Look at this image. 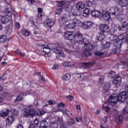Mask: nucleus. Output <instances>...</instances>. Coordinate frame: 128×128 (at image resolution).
<instances>
[{"label": "nucleus", "instance_id": "f257e3e1", "mask_svg": "<svg viewBox=\"0 0 128 128\" xmlns=\"http://www.w3.org/2000/svg\"><path fill=\"white\" fill-rule=\"evenodd\" d=\"M75 38L79 40H77L78 44H84V49L86 50L82 53V56L86 58L90 56V53L88 50H92L94 48V46L88 43V41L86 38L82 39V34L80 32H77L76 34L72 32H68L65 33V38L66 40H68L70 42H72V40Z\"/></svg>", "mask_w": 128, "mask_h": 128}, {"label": "nucleus", "instance_id": "f03ea898", "mask_svg": "<svg viewBox=\"0 0 128 128\" xmlns=\"http://www.w3.org/2000/svg\"><path fill=\"white\" fill-rule=\"evenodd\" d=\"M41 46H44L43 48V52L45 54L46 56H50V52L52 50H53L54 52L58 56L64 57L66 56V54H64V52L62 50H64L68 54H72V51L66 49L64 48L58 47L56 48H54V44H50L46 46V45H40Z\"/></svg>", "mask_w": 128, "mask_h": 128}, {"label": "nucleus", "instance_id": "7ed1b4c3", "mask_svg": "<svg viewBox=\"0 0 128 128\" xmlns=\"http://www.w3.org/2000/svg\"><path fill=\"white\" fill-rule=\"evenodd\" d=\"M124 40V36L123 34H120L118 38L114 34H111L110 40L114 42V44L116 48V50H118L122 44V40Z\"/></svg>", "mask_w": 128, "mask_h": 128}, {"label": "nucleus", "instance_id": "20e7f679", "mask_svg": "<svg viewBox=\"0 0 128 128\" xmlns=\"http://www.w3.org/2000/svg\"><path fill=\"white\" fill-rule=\"evenodd\" d=\"M22 114L25 118H28V116L34 118L36 116V110L30 107H28L22 110Z\"/></svg>", "mask_w": 128, "mask_h": 128}, {"label": "nucleus", "instance_id": "39448f33", "mask_svg": "<svg viewBox=\"0 0 128 128\" xmlns=\"http://www.w3.org/2000/svg\"><path fill=\"white\" fill-rule=\"evenodd\" d=\"M108 104L110 106H116L118 102V94H114L110 96L108 100Z\"/></svg>", "mask_w": 128, "mask_h": 128}, {"label": "nucleus", "instance_id": "423d86ee", "mask_svg": "<svg viewBox=\"0 0 128 128\" xmlns=\"http://www.w3.org/2000/svg\"><path fill=\"white\" fill-rule=\"evenodd\" d=\"M94 26V23L90 21H86L82 22L81 26L84 30H90L92 26Z\"/></svg>", "mask_w": 128, "mask_h": 128}, {"label": "nucleus", "instance_id": "0eeeda50", "mask_svg": "<svg viewBox=\"0 0 128 128\" xmlns=\"http://www.w3.org/2000/svg\"><path fill=\"white\" fill-rule=\"evenodd\" d=\"M76 78H77L78 82H82V80H88L90 78V76H92V74L88 75V73H82L80 74H76Z\"/></svg>", "mask_w": 128, "mask_h": 128}, {"label": "nucleus", "instance_id": "6e6552de", "mask_svg": "<svg viewBox=\"0 0 128 128\" xmlns=\"http://www.w3.org/2000/svg\"><path fill=\"white\" fill-rule=\"evenodd\" d=\"M128 94L125 91L121 92L119 94V95H118V102H126V100H128Z\"/></svg>", "mask_w": 128, "mask_h": 128}, {"label": "nucleus", "instance_id": "1a4fd4ad", "mask_svg": "<svg viewBox=\"0 0 128 128\" xmlns=\"http://www.w3.org/2000/svg\"><path fill=\"white\" fill-rule=\"evenodd\" d=\"M100 28L102 32L108 33L110 32V28L106 24H101Z\"/></svg>", "mask_w": 128, "mask_h": 128}, {"label": "nucleus", "instance_id": "9d476101", "mask_svg": "<svg viewBox=\"0 0 128 128\" xmlns=\"http://www.w3.org/2000/svg\"><path fill=\"white\" fill-rule=\"evenodd\" d=\"M54 24V21L50 19L46 20L44 22V26L46 28H52Z\"/></svg>", "mask_w": 128, "mask_h": 128}, {"label": "nucleus", "instance_id": "9b49d317", "mask_svg": "<svg viewBox=\"0 0 128 128\" xmlns=\"http://www.w3.org/2000/svg\"><path fill=\"white\" fill-rule=\"evenodd\" d=\"M102 16L104 20H110V14L106 11H103Z\"/></svg>", "mask_w": 128, "mask_h": 128}, {"label": "nucleus", "instance_id": "f8f14e48", "mask_svg": "<svg viewBox=\"0 0 128 128\" xmlns=\"http://www.w3.org/2000/svg\"><path fill=\"white\" fill-rule=\"evenodd\" d=\"M109 12L112 16H116L118 14V8L116 6H113L110 8Z\"/></svg>", "mask_w": 128, "mask_h": 128}, {"label": "nucleus", "instance_id": "ddd939ff", "mask_svg": "<svg viewBox=\"0 0 128 128\" xmlns=\"http://www.w3.org/2000/svg\"><path fill=\"white\" fill-rule=\"evenodd\" d=\"M122 76H117L113 80V84H115V86H120L122 82Z\"/></svg>", "mask_w": 128, "mask_h": 128}, {"label": "nucleus", "instance_id": "4468645a", "mask_svg": "<svg viewBox=\"0 0 128 128\" xmlns=\"http://www.w3.org/2000/svg\"><path fill=\"white\" fill-rule=\"evenodd\" d=\"M91 14L94 18H100V16H102V13L100 12V11L94 10L92 11Z\"/></svg>", "mask_w": 128, "mask_h": 128}, {"label": "nucleus", "instance_id": "2eb2a0df", "mask_svg": "<svg viewBox=\"0 0 128 128\" xmlns=\"http://www.w3.org/2000/svg\"><path fill=\"white\" fill-rule=\"evenodd\" d=\"M14 120V117L12 116H8L6 119V126H12V122Z\"/></svg>", "mask_w": 128, "mask_h": 128}, {"label": "nucleus", "instance_id": "dca6fc26", "mask_svg": "<svg viewBox=\"0 0 128 128\" xmlns=\"http://www.w3.org/2000/svg\"><path fill=\"white\" fill-rule=\"evenodd\" d=\"M14 120V117L12 116H8L6 119V126H12V122Z\"/></svg>", "mask_w": 128, "mask_h": 128}, {"label": "nucleus", "instance_id": "f3484780", "mask_svg": "<svg viewBox=\"0 0 128 128\" xmlns=\"http://www.w3.org/2000/svg\"><path fill=\"white\" fill-rule=\"evenodd\" d=\"M68 22V15L64 14L62 16V20L60 21V22L61 24H66Z\"/></svg>", "mask_w": 128, "mask_h": 128}, {"label": "nucleus", "instance_id": "a211bd4d", "mask_svg": "<svg viewBox=\"0 0 128 128\" xmlns=\"http://www.w3.org/2000/svg\"><path fill=\"white\" fill-rule=\"evenodd\" d=\"M96 60H94L90 62L84 63V64L86 66V68H90L92 66H94V64H96Z\"/></svg>", "mask_w": 128, "mask_h": 128}, {"label": "nucleus", "instance_id": "6ab92c4d", "mask_svg": "<svg viewBox=\"0 0 128 128\" xmlns=\"http://www.w3.org/2000/svg\"><path fill=\"white\" fill-rule=\"evenodd\" d=\"M119 4L120 6L124 8L128 6V0H120L119 1Z\"/></svg>", "mask_w": 128, "mask_h": 128}, {"label": "nucleus", "instance_id": "aec40b11", "mask_svg": "<svg viewBox=\"0 0 128 128\" xmlns=\"http://www.w3.org/2000/svg\"><path fill=\"white\" fill-rule=\"evenodd\" d=\"M48 122L46 120H44L40 122V128H48Z\"/></svg>", "mask_w": 128, "mask_h": 128}, {"label": "nucleus", "instance_id": "412c9836", "mask_svg": "<svg viewBox=\"0 0 128 128\" xmlns=\"http://www.w3.org/2000/svg\"><path fill=\"white\" fill-rule=\"evenodd\" d=\"M76 8H77L78 10H84V4L82 2L78 3L76 5Z\"/></svg>", "mask_w": 128, "mask_h": 128}, {"label": "nucleus", "instance_id": "4be33fe9", "mask_svg": "<svg viewBox=\"0 0 128 128\" xmlns=\"http://www.w3.org/2000/svg\"><path fill=\"white\" fill-rule=\"evenodd\" d=\"M122 116L120 115V116H116L115 118V121L117 124H122Z\"/></svg>", "mask_w": 128, "mask_h": 128}, {"label": "nucleus", "instance_id": "5701e85b", "mask_svg": "<svg viewBox=\"0 0 128 128\" xmlns=\"http://www.w3.org/2000/svg\"><path fill=\"white\" fill-rule=\"evenodd\" d=\"M106 38L104 34V33H100L97 36V38L99 42H102Z\"/></svg>", "mask_w": 128, "mask_h": 128}, {"label": "nucleus", "instance_id": "b1692460", "mask_svg": "<svg viewBox=\"0 0 128 128\" xmlns=\"http://www.w3.org/2000/svg\"><path fill=\"white\" fill-rule=\"evenodd\" d=\"M80 24H82V22L78 18H74L73 20V24L74 25V26H80Z\"/></svg>", "mask_w": 128, "mask_h": 128}, {"label": "nucleus", "instance_id": "393cba45", "mask_svg": "<svg viewBox=\"0 0 128 128\" xmlns=\"http://www.w3.org/2000/svg\"><path fill=\"white\" fill-rule=\"evenodd\" d=\"M47 128H58V122L56 121L50 122Z\"/></svg>", "mask_w": 128, "mask_h": 128}, {"label": "nucleus", "instance_id": "a878e982", "mask_svg": "<svg viewBox=\"0 0 128 128\" xmlns=\"http://www.w3.org/2000/svg\"><path fill=\"white\" fill-rule=\"evenodd\" d=\"M116 73L114 71H110L108 74V76L109 78H114V76H116Z\"/></svg>", "mask_w": 128, "mask_h": 128}, {"label": "nucleus", "instance_id": "bb28decb", "mask_svg": "<svg viewBox=\"0 0 128 128\" xmlns=\"http://www.w3.org/2000/svg\"><path fill=\"white\" fill-rule=\"evenodd\" d=\"M90 14V10H88V8H86L83 11V16H84L85 18H88V16H89Z\"/></svg>", "mask_w": 128, "mask_h": 128}, {"label": "nucleus", "instance_id": "cd10ccee", "mask_svg": "<svg viewBox=\"0 0 128 128\" xmlns=\"http://www.w3.org/2000/svg\"><path fill=\"white\" fill-rule=\"evenodd\" d=\"M110 88V82H106L104 86V90L105 92H108Z\"/></svg>", "mask_w": 128, "mask_h": 128}, {"label": "nucleus", "instance_id": "c85d7f7f", "mask_svg": "<svg viewBox=\"0 0 128 128\" xmlns=\"http://www.w3.org/2000/svg\"><path fill=\"white\" fill-rule=\"evenodd\" d=\"M62 78L64 80H70V74H66L63 75Z\"/></svg>", "mask_w": 128, "mask_h": 128}, {"label": "nucleus", "instance_id": "c756f323", "mask_svg": "<svg viewBox=\"0 0 128 128\" xmlns=\"http://www.w3.org/2000/svg\"><path fill=\"white\" fill-rule=\"evenodd\" d=\"M64 66H68V68H72L74 66V62H65L62 64Z\"/></svg>", "mask_w": 128, "mask_h": 128}, {"label": "nucleus", "instance_id": "7c9ffc66", "mask_svg": "<svg viewBox=\"0 0 128 128\" xmlns=\"http://www.w3.org/2000/svg\"><path fill=\"white\" fill-rule=\"evenodd\" d=\"M2 24H8V18L6 16H2L0 19Z\"/></svg>", "mask_w": 128, "mask_h": 128}, {"label": "nucleus", "instance_id": "2f4dec72", "mask_svg": "<svg viewBox=\"0 0 128 128\" xmlns=\"http://www.w3.org/2000/svg\"><path fill=\"white\" fill-rule=\"evenodd\" d=\"M4 12H6V16H11L12 13V9L10 8H7L6 10H5Z\"/></svg>", "mask_w": 128, "mask_h": 128}, {"label": "nucleus", "instance_id": "473e14b6", "mask_svg": "<svg viewBox=\"0 0 128 128\" xmlns=\"http://www.w3.org/2000/svg\"><path fill=\"white\" fill-rule=\"evenodd\" d=\"M102 110H104L106 112H108L110 110V108L108 106H105L103 104L102 106Z\"/></svg>", "mask_w": 128, "mask_h": 128}, {"label": "nucleus", "instance_id": "72a5a7b5", "mask_svg": "<svg viewBox=\"0 0 128 128\" xmlns=\"http://www.w3.org/2000/svg\"><path fill=\"white\" fill-rule=\"evenodd\" d=\"M8 38L6 36L2 35L0 36V42H6Z\"/></svg>", "mask_w": 128, "mask_h": 128}, {"label": "nucleus", "instance_id": "f704fd0d", "mask_svg": "<svg viewBox=\"0 0 128 128\" xmlns=\"http://www.w3.org/2000/svg\"><path fill=\"white\" fill-rule=\"evenodd\" d=\"M103 48H110L112 46L110 42H106L105 45H102Z\"/></svg>", "mask_w": 128, "mask_h": 128}, {"label": "nucleus", "instance_id": "c9c22d12", "mask_svg": "<svg viewBox=\"0 0 128 128\" xmlns=\"http://www.w3.org/2000/svg\"><path fill=\"white\" fill-rule=\"evenodd\" d=\"M121 26L123 28H126V30H128V22L124 21L121 24Z\"/></svg>", "mask_w": 128, "mask_h": 128}, {"label": "nucleus", "instance_id": "e433bc0d", "mask_svg": "<svg viewBox=\"0 0 128 128\" xmlns=\"http://www.w3.org/2000/svg\"><path fill=\"white\" fill-rule=\"evenodd\" d=\"M58 2V6H66V0Z\"/></svg>", "mask_w": 128, "mask_h": 128}, {"label": "nucleus", "instance_id": "4c0bfd02", "mask_svg": "<svg viewBox=\"0 0 128 128\" xmlns=\"http://www.w3.org/2000/svg\"><path fill=\"white\" fill-rule=\"evenodd\" d=\"M94 55L95 56H104V53L100 51H97L94 52Z\"/></svg>", "mask_w": 128, "mask_h": 128}, {"label": "nucleus", "instance_id": "58836bf2", "mask_svg": "<svg viewBox=\"0 0 128 128\" xmlns=\"http://www.w3.org/2000/svg\"><path fill=\"white\" fill-rule=\"evenodd\" d=\"M8 112H10V110L8 109H6V112H2L0 114V116H6L8 114Z\"/></svg>", "mask_w": 128, "mask_h": 128}, {"label": "nucleus", "instance_id": "ea45409f", "mask_svg": "<svg viewBox=\"0 0 128 128\" xmlns=\"http://www.w3.org/2000/svg\"><path fill=\"white\" fill-rule=\"evenodd\" d=\"M74 28V24H69L66 25V28H68L69 30H72Z\"/></svg>", "mask_w": 128, "mask_h": 128}, {"label": "nucleus", "instance_id": "a19ab883", "mask_svg": "<svg viewBox=\"0 0 128 128\" xmlns=\"http://www.w3.org/2000/svg\"><path fill=\"white\" fill-rule=\"evenodd\" d=\"M15 52L16 54H20V56H26V54H24V52H20V50L18 49L15 51Z\"/></svg>", "mask_w": 128, "mask_h": 128}, {"label": "nucleus", "instance_id": "79ce46f5", "mask_svg": "<svg viewBox=\"0 0 128 128\" xmlns=\"http://www.w3.org/2000/svg\"><path fill=\"white\" fill-rule=\"evenodd\" d=\"M11 112L12 116H18V111L14 109H12Z\"/></svg>", "mask_w": 128, "mask_h": 128}, {"label": "nucleus", "instance_id": "37998d69", "mask_svg": "<svg viewBox=\"0 0 128 128\" xmlns=\"http://www.w3.org/2000/svg\"><path fill=\"white\" fill-rule=\"evenodd\" d=\"M104 76H101L99 78L98 82L99 84H104Z\"/></svg>", "mask_w": 128, "mask_h": 128}, {"label": "nucleus", "instance_id": "c03bdc74", "mask_svg": "<svg viewBox=\"0 0 128 128\" xmlns=\"http://www.w3.org/2000/svg\"><path fill=\"white\" fill-rule=\"evenodd\" d=\"M46 114V112L44 110H41L36 114V116H42V114Z\"/></svg>", "mask_w": 128, "mask_h": 128}, {"label": "nucleus", "instance_id": "a18cd8bd", "mask_svg": "<svg viewBox=\"0 0 128 128\" xmlns=\"http://www.w3.org/2000/svg\"><path fill=\"white\" fill-rule=\"evenodd\" d=\"M62 10H64V8H62L57 9L56 11V14H62Z\"/></svg>", "mask_w": 128, "mask_h": 128}, {"label": "nucleus", "instance_id": "49530a36", "mask_svg": "<svg viewBox=\"0 0 128 128\" xmlns=\"http://www.w3.org/2000/svg\"><path fill=\"white\" fill-rule=\"evenodd\" d=\"M12 32V29L11 28H6V32L7 34H11Z\"/></svg>", "mask_w": 128, "mask_h": 128}, {"label": "nucleus", "instance_id": "de8ad7c7", "mask_svg": "<svg viewBox=\"0 0 128 128\" xmlns=\"http://www.w3.org/2000/svg\"><path fill=\"white\" fill-rule=\"evenodd\" d=\"M116 18L118 20H120V22H122L124 20L122 16L118 15V14H116Z\"/></svg>", "mask_w": 128, "mask_h": 128}, {"label": "nucleus", "instance_id": "09e8293b", "mask_svg": "<svg viewBox=\"0 0 128 128\" xmlns=\"http://www.w3.org/2000/svg\"><path fill=\"white\" fill-rule=\"evenodd\" d=\"M20 100H22V97L21 96H18L15 100V102H20Z\"/></svg>", "mask_w": 128, "mask_h": 128}, {"label": "nucleus", "instance_id": "8fccbe9b", "mask_svg": "<svg viewBox=\"0 0 128 128\" xmlns=\"http://www.w3.org/2000/svg\"><path fill=\"white\" fill-rule=\"evenodd\" d=\"M123 112L124 114H128V105H127L123 110Z\"/></svg>", "mask_w": 128, "mask_h": 128}, {"label": "nucleus", "instance_id": "3c124183", "mask_svg": "<svg viewBox=\"0 0 128 128\" xmlns=\"http://www.w3.org/2000/svg\"><path fill=\"white\" fill-rule=\"evenodd\" d=\"M58 108H64L66 106V105L64 104V103L60 102V103L58 104Z\"/></svg>", "mask_w": 128, "mask_h": 128}, {"label": "nucleus", "instance_id": "603ef678", "mask_svg": "<svg viewBox=\"0 0 128 128\" xmlns=\"http://www.w3.org/2000/svg\"><path fill=\"white\" fill-rule=\"evenodd\" d=\"M66 98H68V100H70V102H72V100H74V96H66Z\"/></svg>", "mask_w": 128, "mask_h": 128}, {"label": "nucleus", "instance_id": "864d4df0", "mask_svg": "<svg viewBox=\"0 0 128 128\" xmlns=\"http://www.w3.org/2000/svg\"><path fill=\"white\" fill-rule=\"evenodd\" d=\"M60 112H62L64 114H68V110L66 109L61 110Z\"/></svg>", "mask_w": 128, "mask_h": 128}, {"label": "nucleus", "instance_id": "5fc2aeb1", "mask_svg": "<svg viewBox=\"0 0 128 128\" xmlns=\"http://www.w3.org/2000/svg\"><path fill=\"white\" fill-rule=\"evenodd\" d=\"M74 120L71 119L70 121L68 122L69 126H72L74 124Z\"/></svg>", "mask_w": 128, "mask_h": 128}, {"label": "nucleus", "instance_id": "6e6d98bb", "mask_svg": "<svg viewBox=\"0 0 128 128\" xmlns=\"http://www.w3.org/2000/svg\"><path fill=\"white\" fill-rule=\"evenodd\" d=\"M48 104L51 106H52L53 104H56V102L52 100H48Z\"/></svg>", "mask_w": 128, "mask_h": 128}, {"label": "nucleus", "instance_id": "4d7b16f0", "mask_svg": "<svg viewBox=\"0 0 128 128\" xmlns=\"http://www.w3.org/2000/svg\"><path fill=\"white\" fill-rule=\"evenodd\" d=\"M58 68H60V66H58V64H54V65L52 66V69L54 70H56L58 69Z\"/></svg>", "mask_w": 128, "mask_h": 128}, {"label": "nucleus", "instance_id": "13d9d810", "mask_svg": "<svg viewBox=\"0 0 128 128\" xmlns=\"http://www.w3.org/2000/svg\"><path fill=\"white\" fill-rule=\"evenodd\" d=\"M23 34L25 36H30V32L25 30L23 32Z\"/></svg>", "mask_w": 128, "mask_h": 128}, {"label": "nucleus", "instance_id": "bf43d9fd", "mask_svg": "<svg viewBox=\"0 0 128 128\" xmlns=\"http://www.w3.org/2000/svg\"><path fill=\"white\" fill-rule=\"evenodd\" d=\"M39 82H41V84H44V77H40L39 79Z\"/></svg>", "mask_w": 128, "mask_h": 128}, {"label": "nucleus", "instance_id": "052dcab7", "mask_svg": "<svg viewBox=\"0 0 128 128\" xmlns=\"http://www.w3.org/2000/svg\"><path fill=\"white\" fill-rule=\"evenodd\" d=\"M86 4L87 6H92V2L90 1H88Z\"/></svg>", "mask_w": 128, "mask_h": 128}, {"label": "nucleus", "instance_id": "680f3d73", "mask_svg": "<svg viewBox=\"0 0 128 128\" xmlns=\"http://www.w3.org/2000/svg\"><path fill=\"white\" fill-rule=\"evenodd\" d=\"M39 120H38V118H36L34 120V124H35V126H38V122H39Z\"/></svg>", "mask_w": 128, "mask_h": 128}, {"label": "nucleus", "instance_id": "e2e57ef3", "mask_svg": "<svg viewBox=\"0 0 128 128\" xmlns=\"http://www.w3.org/2000/svg\"><path fill=\"white\" fill-rule=\"evenodd\" d=\"M35 28L36 29L40 28V24H38V22H36V23H34Z\"/></svg>", "mask_w": 128, "mask_h": 128}, {"label": "nucleus", "instance_id": "0e129e2a", "mask_svg": "<svg viewBox=\"0 0 128 128\" xmlns=\"http://www.w3.org/2000/svg\"><path fill=\"white\" fill-rule=\"evenodd\" d=\"M76 106V110H77L78 112H80V105L77 104Z\"/></svg>", "mask_w": 128, "mask_h": 128}, {"label": "nucleus", "instance_id": "69168bd1", "mask_svg": "<svg viewBox=\"0 0 128 128\" xmlns=\"http://www.w3.org/2000/svg\"><path fill=\"white\" fill-rule=\"evenodd\" d=\"M76 120L77 122H82V118H76Z\"/></svg>", "mask_w": 128, "mask_h": 128}, {"label": "nucleus", "instance_id": "338daca9", "mask_svg": "<svg viewBox=\"0 0 128 128\" xmlns=\"http://www.w3.org/2000/svg\"><path fill=\"white\" fill-rule=\"evenodd\" d=\"M103 120H104V124H106V122H108V116H105L103 118Z\"/></svg>", "mask_w": 128, "mask_h": 128}, {"label": "nucleus", "instance_id": "774afa93", "mask_svg": "<svg viewBox=\"0 0 128 128\" xmlns=\"http://www.w3.org/2000/svg\"><path fill=\"white\" fill-rule=\"evenodd\" d=\"M16 26L18 28H20V23L16 22Z\"/></svg>", "mask_w": 128, "mask_h": 128}]
</instances>
